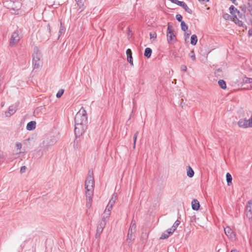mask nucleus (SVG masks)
I'll use <instances>...</instances> for the list:
<instances>
[{"label":"nucleus","mask_w":252,"mask_h":252,"mask_svg":"<svg viewBox=\"0 0 252 252\" xmlns=\"http://www.w3.org/2000/svg\"><path fill=\"white\" fill-rule=\"evenodd\" d=\"M74 123V134L76 137H79L85 132L88 126V116L83 107L75 115Z\"/></svg>","instance_id":"f257e3e1"},{"label":"nucleus","mask_w":252,"mask_h":252,"mask_svg":"<svg viewBox=\"0 0 252 252\" xmlns=\"http://www.w3.org/2000/svg\"><path fill=\"white\" fill-rule=\"evenodd\" d=\"M135 222L132 220L130 227L128 230V233L126 238V242L128 244H131L135 239V233L136 232Z\"/></svg>","instance_id":"f03ea898"},{"label":"nucleus","mask_w":252,"mask_h":252,"mask_svg":"<svg viewBox=\"0 0 252 252\" xmlns=\"http://www.w3.org/2000/svg\"><path fill=\"white\" fill-rule=\"evenodd\" d=\"M94 173L92 169L88 171V176L85 181V188L94 189Z\"/></svg>","instance_id":"7ed1b4c3"},{"label":"nucleus","mask_w":252,"mask_h":252,"mask_svg":"<svg viewBox=\"0 0 252 252\" xmlns=\"http://www.w3.org/2000/svg\"><path fill=\"white\" fill-rule=\"evenodd\" d=\"M20 33L21 32L19 30H16L12 33L9 42L10 46H14L19 42L21 38L22 37V35L20 34Z\"/></svg>","instance_id":"20e7f679"},{"label":"nucleus","mask_w":252,"mask_h":252,"mask_svg":"<svg viewBox=\"0 0 252 252\" xmlns=\"http://www.w3.org/2000/svg\"><path fill=\"white\" fill-rule=\"evenodd\" d=\"M245 215L249 219L250 223H252V200L248 201L245 207Z\"/></svg>","instance_id":"39448f33"},{"label":"nucleus","mask_w":252,"mask_h":252,"mask_svg":"<svg viewBox=\"0 0 252 252\" xmlns=\"http://www.w3.org/2000/svg\"><path fill=\"white\" fill-rule=\"evenodd\" d=\"M238 125L240 127L246 128L252 127V117L247 120L246 119H241L238 122Z\"/></svg>","instance_id":"423d86ee"},{"label":"nucleus","mask_w":252,"mask_h":252,"mask_svg":"<svg viewBox=\"0 0 252 252\" xmlns=\"http://www.w3.org/2000/svg\"><path fill=\"white\" fill-rule=\"evenodd\" d=\"M167 39L168 42L176 40V35L174 33V29L172 26L169 24L167 30Z\"/></svg>","instance_id":"0eeeda50"},{"label":"nucleus","mask_w":252,"mask_h":252,"mask_svg":"<svg viewBox=\"0 0 252 252\" xmlns=\"http://www.w3.org/2000/svg\"><path fill=\"white\" fill-rule=\"evenodd\" d=\"M225 234L231 240L235 241L236 239L235 233L229 227H226L224 228Z\"/></svg>","instance_id":"6e6552de"},{"label":"nucleus","mask_w":252,"mask_h":252,"mask_svg":"<svg viewBox=\"0 0 252 252\" xmlns=\"http://www.w3.org/2000/svg\"><path fill=\"white\" fill-rule=\"evenodd\" d=\"M176 4L182 7L188 13L191 14L192 13V10L190 9L186 4V3L184 1H181L178 0L177 1H176Z\"/></svg>","instance_id":"1a4fd4ad"},{"label":"nucleus","mask_w":252,"mask_h":252,"mask_svg":"<svg viewBox=\"0 0 252 252\" xmlns=\"http://www.w3.org/2000/svg\"><path fill=\"white\" fill-rule=\"evenodd\" d=\"M229 11L231 15H233L234 18H236V13L239 16L240 18L242 17V14H240V12L238 9L235 8L233 5H231L229 7Z\"/></svg>","instance_id":"9d476101"},{"label":"nucleus","mask_w":252,"mask_h":252,"mask_svg":"<svg viewBox=\"0 0 252 252\" xmlns=\"http://www.w3.org/2000/svg\"><path fill=\"white\" fill-rule=\"evenodd\" d=\"M17 108L16 106L11 105L8 108V110L7 112H5V116L7 117H9L11 115H13L16 111Z\"/></svg>","instance_id":"9b49d317"},{"label":"nucleus","mask_w":252,"mask_h":252,"mask_svg":"<svg viewBox=\"0 0 252 252\" xmlns=\"http://www.w3.org/2000/svg\"><path fill=\"white\" fill-rule=\"evenodd\" d=\"M173 232L171 228L168 229L161 234L160 239L164 240L168 238Z\"/></svg>","instance_id":"f8f14e48"},{"label":"nucleus","mask_w":252,"mask_h":252,"mask_svg":"<svg viewBox=\"0 0 252 252\" xmlns=\"http://www.w3.org/2000/svg\"><path fill=\"white\" fill-rule=\"evenodd\" d=\"M127 61L131 65H133L132 51L130 49H127L126 51Z\"/></svg>","instance_id":"ddd939ff"},{"label":"nucleus","mask_w":252,"mask_h":252,"mask_svg":"<svg viewBox=\"0 0 252 252\" xmlns=\"http://www.w3.org/2000/svg\"><path fill=\"white\" fill-rule=\"evenodd\" d=\"M32 61L40 62V55L38 53L37 48H34V53L32 55Z\"/></svg>","instance_id":"4468645a"},{"label":"nucleus","mask_w":252,"mask_h":252,"mask_svg":"<svg viewBox=\"0 0 252 252\" xmlns=\"http://www.w3.org/2000/svg\"><path fill=\"white\" fill-rule=\"evenodd\" d=\"M191 207L193 210H198L200 207L199 201L196 199H193L191 202Z\"/></svg>","instance_id":"2eb2a0df"},{"label":"nucleus","mask_w":252,"mask_h":252,"mask_svg":"<svg viewBox=\"0 0 252 252\" xmlns=\"http://www.w3.org/2000/svg\"><path fill=\"white\" fill-rule=\"evenodd\" d=\"M106 221H101L99 224L98 225L96 229V231L98 233H101L106 225Z\"/></svg>","instance_id":"dca6fc26"},{"label":"nucleus","mask_w":252,"mask_h":252,"mask_svg":"<svg viewBox=\"0 0 252 252\" xmlns=\"http://www.w3.org/2000/svg\"><path fill=\"white\" fill-rule=\"evenodd\" d=\"M35 127L36 122L32 121L27 124L26 128L28 130H32L35 128Z\"/></svg>","instance_id":"f3484780"},{"label":"nucleus","mask_w":252,"mask_h":252,"mask_svg":"<svg viewBox=\"0 0 252 252\" xmlns=\"http://www.w3.org/2000/svg\"><path fill=\"white\" fill-rule=\"evenodd\" d=\"M85 189L86 198H92V196L93 195L94 189L85 188Z\"/></svg>","instance_id":"a211bd4d"},{"label":"nucleus","mask_w":252,"mask_h":252,"mask_svg":"<svg viewBox=\"0 0 252 252\" xmlns=\"http://www.w3.org/2000/svg\"><path fill=\"white\" fill-rule=\"evenodd\" d=\"M152 50L150 48L147 47L145 49L144 56L147 58H149L152 55Z\"/></svg>","instance_id":"6ab92c4d"},{"label":"nucleus","mask_w":252,"mask_h":252,"mask_svg":"<svg viewBox=\"0 0 252 252\" xmlns=\"http://www.w3.org/2000/svg\"><path fill=\"white\" fill-rule=\"evenodd\" d=\"M110 215V212H109V211L105 210L102 216L101 221H106V219L109 218Z\"/></svg>","instance_id":"aec40b11"},{"label":"nucleus","mask_w":252,"mask_h":252,"mask_svg":"<svg viewBox=\"0 0 252 252\" xmlns=\"http://www.w3.org/2000/svg\"><path fill=\"white\" fill-rule=\"evenodd\" d=\"M194 172L193 169L190 166H188L187 167V175L189 178H191L194 176Z\"/></svg>","instance_id":"412c9836"},{"label":"nucleus","mask_w":252,"mask_h":252,"mask_svg":"<svg viewBox=\"0 0 252 252\" xmlns=\"http://www.w3.org/2000/svg\"><path fill=\"white\" fill-rule=\"evenodd\" d=\"M197 42V37L196 35L193 34L191 36L190 43L193 45H195Z\"/></svg>","instance_id":"4be33fe9"},{"label":"nucleus","mask_w":252,"mask_h":252,"mask_svg":"<svg viewBox=\"0 0 252 252\" xmlns=\"http://www.w3.org/2000/svg\"><path fill=\"white\" fill-rule=\"evenodd\" d=\"M180 223H181V222L179 220H176V221L174 222V223L173 224L172 227L170 228L171 229L172 231L174 232L176 230L177 228L178 227L179 225L180 224Z\"/></svg>","instance_id":"5701e85b"},{"label":"nucleus","mask_w":252,"mask_h":252,"mask_svg":"<svg viewBox=\"0 0 252 252\" xmlns=\"http://www.w3.org/2000/svg\"><path fill=\"white\" fill-rule=\"evenodd\" d=\"M226 181H227V184L228 186H229L230 185V184L232 183V176L229 173H226Z\"/></svg>","instance_id":"b1692460"},{"label":"nucleus","mask_w":252,"mask_h":252,"mask_svg":"<svg viewBox=\"0 0 252 252\" xmlns=\"http://www.w3.org/2000/svg\"><path fill=\"white\" fill-rule=\"evenodd\" d=\"M218 84L220 87L222 89H225L226 88V84L225 82L223 80H220L218 81Z\"/></svg>","instance_id":"393cba45"},{"label":"nucleus","mask_w":252,"mask_h":252,"mask_svg":"<svg viewBox=\"0 0 252 252\" xmlns=\"http://www.w3.org/2000/svg\"><path fill=\"white\" fill-rule=\"evenodd\" d=\"M181 27L182 31L186 32L188 29V26L185 23V22H182L181 23Z\"/></svg>","instance_id":"a878e982"},{"label":"nucleus","mask_w":252,"mask_h":252,"mask_svg":"<svg viewBox=\"0 0 252 252\" xmlns=\"http://www.w3.org/2000/svg\"><path fill=\"white\" fill-rule=\"evenodd\" d=\"M92 198H86V207L90 208L92 206Z\"/></svg>","instance_id":"bb28decb"},{"label":"nucleus","mask_w":252,"mask_h":252,"mask_svg":"<svg viewBox=\"0 0 252 252\" xmlns=\"http://www.w3.org/2000/svg\"><path fill=\"white\" fill-rule=\"evenodd\" d=\"M116 196L115 195V194H114L111 199L110 200L108 204L111 205H114L115 203V201H116Z\"/></svg>","instance_id":"cd10ccee"},{"label":"nucleus","mask_w":252,"mask_h":252,"mask_svg":"<svg viewBox=\"0 0 252 252\" xmlns=\"http://www.w3.org/2000/svg\"><path fill=\"white\" fill-rule=\"evenodd\" d=\"M189 56L193 61H196L195 55L194 51L193 50H192L190 52V53L189 54Z\"/></svg>","instance_id":"c85d7f7f"},{"label":"nucleus","mask_w":252,"mask_h":252,"mask_svg":"<svg viewBox=\"0 0 252 252\" xmlns=\"http://www.w3.org/2000/svg\"><path fill=\"white\" fill-rule=\"evenodd\" d=\"M148 238V235L146 233H142V235L141 236V241H142L143 243H145L146 241V240Z\"/></svg>","instance_id":"c756f323"},{"label":"nucleus","mask_w":252,"mask_h":252,"mask_svg":"<svg viewBox=\"0 0 252 252\" xmlns=\"http://www.w3.org/2000/svg\"><path fill=\"white\" fill-rule=\"evenodd\" d=\"M32 65L34 69L39 68L41 66V63L40 62L38 63V62L32 61Z\"/></svg>","instance_id":"7c9ffc66"},{"label":"nucleus","mask_w":252,"mask_h":252,"mask_svg":"<svg viewBox=\"0 0 252 252\" xmlns=\"http://www.w3.org/2000/svg\"><path fill=\"white\" fill-rule=\"evenodd\" d=\"M191 31H187V32H185L184 34L185 36V40L186 42L187 41V40L189 39V35L191 34Z\"/></svg>","instance_id":"2f4dec72"},{"label":"nucleus","mask_w":252,"mask_h":252,"mask_svg":"<svg viewBox=\"0 0 252 252\" xmlns=\"http://www.w3.org/2000/svg\"><path fill=\"white\" fill-rule=\"evenodd\" d=\"M63 93H64V90H63V89L60 90L56 94V97L57 98H60L63 94Z\"/></svg>","instance_id":"473e14b6"},{"label":"nucleus","mask_w":252,"mask_h":252,"mask_svg":"<svg viewBox=\"0 0 252 252\" xmlns=\"http://www.w3.org/2000/svg\"><path fill=\"white\" fill-rule=\"evenodd\" d=\"M240 8H241V10L243 12L244 14H245L246 12L247 9H248V6H247L245 4H244L243 5H241Z\"/></svg>","instance_id":"72a5a7b5"},{"label":"nucleus","mask_w":252,"mask_h":252,"mask_svg":"<svg viewBox=\"0 0 252 252\" xmlns=\"http://www.w3.org/2000/svg\"><path fill=\"white\" fill-rule=\"evenodd\" d=\"M176 18L178 22H181V23H182V22H184V21L182 20L183 17L181 14H177L176 15Z\"/></svg>","instance_id":"f704fd0d"},{"label":"nucleus","mask_w":252,"mask_h":252,"mask_svg":"<svg viewBox=\"0 0 252 252\" xmlns=\"http://www.w3.org/2000/svg\"><path fill=\"white\" fill-rule=\"evenodd\" d=\"M75 1L77 4V5L79 7V8H81L83 6L84 4L82 0H75Z\"/></svg>","instance_id":"c9c22d12"},{"label":"nucleus","mask_w":252,"mask_h":252,"mask_svg":"<svg viewBox=\"0 0 252 252\" xmlns=\"http://www.w3.org/2000/svg\"><path fill=\"white\" fill-rule=\"evenodd\" d=\"M244 81L246 83H250L251 85H252V78H248V77H245L244 79Z\"/></svg>","instance_id":"e433bc0d"},{"label":"nucleus","mask_w":252,"mask_h":252,"mask_svg":"<svg viewBox=\"0 0 252 252\" xmlns=\"http://www.w3.org/2000/svg\"><path fill=\"white\" fill-rule=\"evenodd\" d=\"M139 133V132L138 131H136L134 134V136H133V147L135 148V143H136V139H137V137L138 136V134Z\"/></svg>","instance_id":"4c0bfd02"},{"label":"nucleus","mask_w":252,"mask_h":252,"mask_svg":"<svg viewBox=\"0 0 252 252\" xmlns=\"http://www.w3.org/2000/svg\"><path fill=\"white\" fill-rule=\"evenodd\" d=\"M248 10L249 11V12L250 13L251 15L252 16V4L250 2H248Z\"/></svg>","instance_id":"58836bf2"},{"label":"nucleus","mask_w":252,"mask_h":252,"mask_svg":"<svg viewBox=\"0 0 252 252\" xmlns=\"http://www.w3.org/2000/svg\"><path fill=\"white\" fill-rule=\"evenodd\" d=\"M60 25H61V26H60V28L59 32L61 35L62 33H63L64 32L65 29H64V28L62 26V22H61Z\"/></svg>","instance_id":"ea45409f"},{"label":"nucleus","mask_w":252,"mask_h":252,"mask_svg":"<svg viewBox=\"0 0 252 252\" xmlns=\"http://www.w3.org/2000/svg\"><path fill=\"white\" fill-rule=\"evenodd\" d=\"M113 205H111L109 204H108L107 206L106 207L105 211H109V212H111V211L112 209Z\"/></svg>","instance_id":"a19ab883"},{"label":"nucleus","mask_w":252,"mask_h":252,"mask_svg":"<svg viewBox=\"0 0 252 252\" xmlns=\"http://www.w3.org/2000/svg\"><path fill=\"white\" fill-rule=\"evenodd\" d=\"M26 169H27L26 166H22L20 169L21 173H23L25 172Z\"/></svg>","instance_id":"79ce46f5"},{"label":"nucleus","mask_w":252,"mask_h":252,"mask_svg":"<svg viewBox=\"0 0 252 252\" xmlns=\"http://www.w3.org/2000/svg\"><path fill=\"white\" fill-rule=\"evenodd\" d=\"M187 69V67L185 65H182L181 66V70L183 71H186Z\"/></svg>","instance_id":"37998d69"},{"label":"nucleus","mask_w":252,"mask_h":252,"mask_svg":"<svg viewBox=\"0 0 252 252\" xmlns=\"http://www.w3.org/2000/svg\"><path fill=\"white\" fill-rule=\"evenodd\" d=\"M236 24L240 27H243V22L240 20H238V22H236Z\"/></svg>","instance_id":"c03bdc74"},{"label":"nucleus","mask_w":252,"mask_h":252,"mask_svg":"<svg viewBox=\"0 0 252 252\" xmlns=\"http://www.w3.org/2000/svg\"><path fill=\"white\" fill-rule=\"evenodd\" d=\"M230 16L228 14H224L223 16V17L226 19V20H227V19H229V18H230Z\"/></svg>","instance_id":"a18cd8bd"},{"label":"nucleus","mask_w":252,"mask_h":252,"mask_svg":"<svg viewBox=\"0 0 252 252\" xmlns=\"http://www.w3.org/2000/svg\"><path fill=\"white\" fill-rule=\"evenodd\" d=\"M4 159V156L2 153L0 152V162L3 161Z\"/></svg>","instance_id":"49530a36"},{"label":"nucleus","mask_w":252,"mask_h":252,"mask_svg":"<svg viewBox=\"0 0 252 252\" xmlns=\"http://www.w3.org/2000/svg\"><path fill=\"white\" fill-rule=\"evenodd\" d=\"M22 144L20 143H16V147L18 149H21L22 148Z\"/></svg>","instance_id":"de8ad7c7"},{"label":"nucleus","mask_w":252,"mask_h":252,"mask_svg":"<svg viewBox=\"0 0 252 252\" xmlns=\"http://www.w3.org/2000/svg\"><path fill=\"white\" fill-rule=\"evenodd\" d=\"M150 38L155 39L156 38V33H150Z\"/></svg>","instance_id":"09e8293b"},{"label":"nucleus","mask_w":252,"mask_h":252,"mask_svg":"<svg viewBox=\"0 0 252 252\" xmlns=\"http://www.w3.org/2000/svg\"><path fill=\"white\" fill-rule=\"evenodd\" d=\"M47 31H48L49 34H50L51 32V29H50V26L49 24H48L46 27Z\"/></svg>","instance_id":"8fccbe9b"},{"label":"nucleus","mask_w":252,"mask_h":252,"mask_svg":"<svg viewBox=\"0 0 252 252\" xmlns=\"http://www.w3.org/2000/svg\"><path fill=\"white\" fill-rule=\"evenodd\" d=\"M101 233H98V232L96 231V234H95V238H98L100 237V236L101 235Z\"/></svg>","instance_id":"3c124183"},{"label":"nucleus","mask_w":252,"mask_h":252,"mask_svg":"<svg viewBox=\"0 0 252 252\" xmlns=\"http://www.w3.org/2000/svg\"><path fill=\"white\" fill-rule=\"evenodd\" d=\"M177 55L178 54L175 52H173L172 54V56H174V58H176L177 57Z\"/></svg>","instance_id":"603ef678"},{"label":"nucleus","mask_w":252,"mask_h":252,"mask_svg":"<svg viewBox=\"0 0 252 252\" xmlns=\"http://www.w3.org/2000/svg\"><path fill=\"white\" fill-rule=\"evenodd\" d=\"M248 34L250 36H252V29L249 30Z\"/></svg>","instance_id":"864d4df0"},{"label":"nucleus","mask_w":252,"mask_h":252,"mask_svg":"<svg viewBox=\"0 0 252 252\" xmlns=\"http://www.w3.org/2000/svg\"><path fill=\"white\" fill-rule=\"evenodd\" d=\"M199 2H208L209 0H198Z\"/></svg>","instance_id":"5fc2aeb1"},{"label":"nucleus","mask_w":252,"mask_h":252,"mask_svg":"<svg viewBox=\"0 0 252 252\" xmlns=\"http://www.w3.org/2000/svg\"><path fill=\"white\" fill-rule=\"evenodd\" d=\"M235 18L234 21L235 23H236V22H238V20H239V19L237 17H236V18Z\"/></svg>","instance_id":"6e6d98bb"},{"label":"nucleus","mask_w":252,"mask_h":252,"mask_svg":"<svg viewBox=\"0 0 252 252\" xmlns=\"http://www.w3.org/2000/svg\"><path fill=\"white\" fill-rule=\"evenodd\" d=\"M131 32V31H130V29L128 28V34L129 35Z\"/></svg>","instance_id":"4d7b16f0"},{"label":"nucleus","mask_w":252,"mask_h":252,"mask_svg":"<svg viewBox=\"0 0 252 252\" xmlns=\"http://www.w3.org/2000/svg\"><path fill=\"white\" fill-rule=\"evenodd\" d=\"M231 252H238L236 250H232Z\"/></svg>","instance_id":"13d9d810"},{"label":"nucleus","mask_w":252,"mask_h":252,"mask_svg":"<svg viewBox=\"0 0 252 252\" xmlns=\"http://www.w3.org/2000/svg\"><path fill=\"white\" fill-rule=\"evenodd\" d=\"M1 81H2V80H1V78L0 77V85H1Z\"/></svg>","instance_id":"bf43d9fd"},{"label":"nucleus","mask_w":252,"mask_h":252,"mask_svg":"<svg viewBox=\"0 0 252 252\" xmlns=\"http://www.w3.org/2000/svg\"><path fill=\"white\" fill-rule=\"evenodd\" d=\"M3 105H4V103H1V106L2 107V106H3Z\"/></svg>","instance_id":"052dcab7"},{"label":"nucleus","mask_w":252,"mask_h":252,"mask_svg":"<svg viewBox=\"0 0 252 252\" xmlns=\"http://www.w3.org/2000/svg\"><path fill=\"white\" fill-rule=\"evenodd\" d=\"M182 104H183V102H182L181 103V105H182V106L183 107Z\"/></svg>","instance_id":"680f3d73"},{"label":"nucleus","mask_w":252,"mask_h":252,"mask_svg":"<svg viewBox=\"0 0 252 252\" xmlns=\"http://www.w3.org/2000/svg\"><path fill=\"white\" fill-rule=\"evenodd\" d=\"M249 1H252V0H248Z\"/></svg>","instance_id":"e2e57ef3"},{"label":"nucleus","mask_w":252,"mask_h":252,"mask_svg":"<svg viewBox=\"0 0 252 252\" xmlns=\"http://www.w3.org/2000/svg\"><path fill=\"white\" fill-rule=\"evenodd\" d=\"M251 116L252 117V115H251Z\"/></svg>","instance_id":"0e129e2a"}]
</instances>
